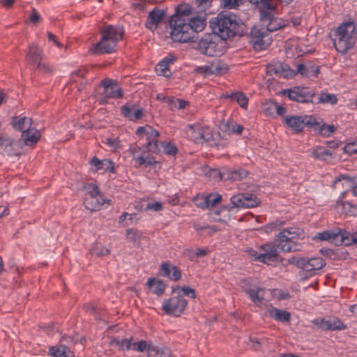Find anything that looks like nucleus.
I'll use <instances>...</instances> for the list:
<instances>
[{
    "instance_id": "f257e3e1",
    "label": "nucleus",
    "mask_w": 357,
    "mask_h": 357,
    "mask_svg": "<svg viewBox=\"0 0 357 357\" xmlns=\"http://www.w3.org/2000/svg\"><path fill=\"white\" fill-rule=\"evenodd\" d=\"M212 32L204 34L197 43L196 49L208 56L223 54L227 48V40L235 36L247 33L246 25L234 13L222 10L209 21Z\"/></svg>"
},
{
    "instance_id": "f03ea898",
    "label": "nucleus",
    "mask_w": 357,
    "mask_h": 357,
    "mask_svg": "<svg viewBox=\"0 0 357 357\" xmlns=\"http://www.w3.org/2000/svg\"><path fill=\"white\" fill-rule=\"evenodd\" d=\"M191 13L192 8L188 3H181L176 7L175 13L169 20L171 38L174 42H196L199 38L198 33L205 29L206 18L190 17Z\"/></svg>"
},
{
    "instance_id": "7ed1b4c3",
    "label": "nucleus",
    "mask_w": 357,
    "mask_h": 357,
    "mask_svg": "<svg viewBox=\"0 0 357 357\" xmlns=\"http://www.w3.org/2000/svg\"><path fill=\"white\" fill-rule=\"evenodd\" d=\"M101 38L94 45L95 54H111L116 51L117 43L124 35V29L120 26L105 25L100 31Z\"/></svg>"
},
{
    "instance_id": "20e7f679",
    "label": "nucleus",
    "mask_w": 357,
    "mask_h": 357,
    "mask_svg": "<svg viewBox=\"0 0 357 357\" xmlns=\"http://www.w3.org/2000/svg\"><path fill=\"white\" fill-rule=\"evenodd\" d=\"M335 35L337 36L333 41L335 50L340 53L346 54L356 44V24L353 22H344L336 29Z\"/></svg>"
},
{
    "instance_id": "39448f33",
    "label": "nucleus",
    "mask_w": 357,
    "mask_h": 357,
    "mask_svg": "<svg viewBox=\"0 0 357 357\" xmlns=\"http://www.w3.org/2000/svg\"><path fill=\"white\" fill-rule=\"evenodd\" d=\"M298 228L284 229L275 236L276 245L283 252L300 251L302 245L296 242L298 239Z\"/></svg>"
},
{
    "instance_id": "423d86ee",
    "label": "nucleus",
    "mask_w": 357,
    "mask_h": 357,
    "mask_svg": "<svg viewBox=\"0 0 357 357\" xmlns=\"http://www.w3.org/2000/svg\"><path fill=\"white\" fill-rule=\"evenodd\" d=\"M231 205H223L221 210L231 211L234 208H254L261 203L260 199L254 194L239 193L232 196L230 199Z\"/></svg>"
},
{
    "instance_id": "0eeeda50",
    "label": "nucleus",
    "mask_w": 357,
    "mask_h": 357,
    "mask_svg": "<svg viewBox=\"0 0 357 357\" xmlns=\"http://www.w3.org/2000/svg\"><path fill=\"white\" fill-rule=\"evenodd\" d=\"M132 349L139 352L146 350L147 357H172V351L169 347L156 346L151 341L140 340L132 342Z\"/></svg>"
},
{
    "instance_id": "6e6552de",
    "label": "nucleus",
    "mask_w": 357,
    "mask_h": 357,
    "mask_svg": "<svg viewBox=\"0 0 357 357\" xmlns=\"http://www.w3.org/2000/svg\"><path fill=\"white\" fill-rule=\"evenodd\" d=\"M280 93L290 100L300 103H314V98L316 96L314 91L301 86L284 89Z\"/></svg>"
},
{
    "instance_id": "1a4fd4ad",
    "label": "nucleus",
    "mask_w": 357,
    "mask_h": 357,
    "mask_svg": "<svg viewBox=\"0 0 357 357\" xmlns=\"http://www.w3.org/2000/svg\"><path fill=\"white\" fill-rule=\"evenodd\" d=\"M187 304V300L178 294L165 300L162 305V310L167 315L179 317L183 313Z\"/></svg>"
},
{
    "instance_id": "9d476101",
    "label": "nucleus",
    "mask_w": 357,
    "mask_h": 357,
    "mask_svg": "<svg viewBox=\"0 0 357 357\" xmlns=\"http://www.w3.org/2000/svg\"><path fill=\"white\" fill-rule=\"evenodd\" d=\"M250 43L256 51L266 50L271 43V38L268 37V34L264 28H259L254 26L248 35Z\"/></svg>"
},
{
    "instance_id": "9b49d317",
    "label": "nucleus",
    "mask_w": 357,
    "mask_h": 357,
    "mask_svg": "<svg viewBox=\"0 0 357 357\" xmlns=\"http://www.w3.org/2000/svg\"><path fill=\"white\" fill-rule=\"evenodd\" d=\"M346 230L336 228L332 230H326L318 232L312 237L314 241H328L336 246L344 245Z\"/></svg>"
},
{
    "instance_id": "f8f14e48",
    "label": "nucleus",
    "mask_w": 357,
    "mask_h": 357,
    "mask_svg": "<svg viewBox=\"0 0 357 357\" xmlns=\"http://www.w3.org/2000/svg\"><path fill=\"white\" fill-rule=\"evenodd\" d=\"M275 10H267L260 14V20L263 25L266 26V32H273L284 26L287 23L281 18L274 16L273 11Z\"/></svg>"
},
{
    "instance_id": "ddd939ff",
    "label": "nucleus",
    "mask_w": 357,
    "mask_h": 357,
    "mask_svg": "<svg viewBox=\"0 0 357 357\" xmlns=\"http://www.w3.org/2000/svg\"><path fill=\"white\" fill-rule=\"evenodd\" d=\"M191 129L195 128L197 131V135H195V143H201L202 141L209 144L210 146H216L219 147L220 146H224L226 145V142L224 144L217 143L214 139L213 131L208 127L203 126H190Z\"/></svg>"
},
{
    "instance_id": "4468645a",
    "label": "nucleus",
    "mask_w": 357,
    "mask_h": 357,
    "mask_svg": "<svg viewBox=\"0 0 357 357\" xmlns=\"http://www.w3.org/2000/svg\"><path fill=\"white\" fill-rule=\"evenodd\" d=\"M101 86L104 88L105 96L102 98L103 102H107V100L112 98H121L123 96V91L121 88L117 89L114 86L117 85V82L112 79H104L100 82Z\"/></svg>"
},
{
    "instance_id": "2eb2a0df",
    "label": "nucleus",
    "mask_w": 357,
    "mask_h": 357,
    "mask_svg": "<svg viewBox=\"0 0 357 357\" xmlns=\"http://www.w3.org/2000/svg\"><path fill=\"white\" fill-rule=\"evenodd\" d=\"M166 13L163 10L155 7L151 10L146 17L145 26L146 29L153 31L158 27V24L165 18Z\"/></svg>"
},
{
    "instance_id": "dca6fc26",
    "label": "nucleus",
    "mask_w": 357,
    "mask_h": 357,
    "mask_svg": "<svg viewBox=\"0 0 357 357\" xmlns=\"http://www.w3.org/2000/svg\"><path fill=\"white\" fill-rule=\"evenodd\" d=\"M121 113L130 121H135L142 119L144 112L142 108L135 104H126L121 107Z\"/></svg>"
},
{
    "instance_id": "f3484780",
    "label": "nucleus",
    "mask_w": 357,
    "mask_h": 357,
    "mask_svg": "<svg viewBox=\"0 0 357 357\" xmlns=\"http://www.w3.org/2000/svg\"><path fill=\"white\" fill-rule=\"evenodd\" d=\"M73 341L71 337H62L61 342ZM48 354L54 357H74V354L70 351L68 347L60 343L59 347L53 346L49 349Z\"/></svg>"
},
{
    "instance_id": "a211bd4d",
    "label": "nucleus",
    "mask_w": 357,
    "mask_h": 357,
    "mask_svg": "<svg viewBox=\"0 0 357 357\" xmlns=\"http://www.w3.org/2000/svg\"><path fill=\"white\" fill-rule=\"evenodd\" d=\"M287 263L309 273L310 276L314 275L312 265V258L293 256L287 259Z\"/></svg>"
},
{
    "instance_id": "6ab92c4d",
    "label": "nucleus",
    "mask_w": 357,
    "mask_h": 357,
    "mask_svg": "<svg viewBox=\"0 0 357 357\" xmlns=\"http://www.w3.org/2000/svg\"><path fill=\"white\" fill-rule=\"evenodd\" d=\"M268 70L271 74L282 76L284 77H291L295 75L294 70L290 68V66L288 64L284 63L270 65L268 67Z\"/></svg>"
},
{
    "instance_id": "aec40b11",
    "label": "nucleus",
    "mask_w": 357,
    "mask_h": 357,
    "mask_svg": "<svg viewBox=\"0 0 357 357\" xmlns=\"http://www.w3.org/2000/svg\"><path fill=\"white\" fill-rule=\"evenodd\" d=\"M43 50L37 45L31 44L29 45V50L26 53L27 62L34 66H37L42 60Z\"/></svg>"
},
{
    "instance_id": "412c9836",
    "label": "nucleus",
    "mask_w": 357,
    "mask_h": 357,
    "mask_svg": "<svg viewBox=\"0 0 357 357\" xmlns=\"http://www.w3.org/2000/svg\"><path fill=\"white\" fill-rule=\"evenodd\" d=\"M40 132L39 130L28 127L22 133V138L24 141V144L27 146L36 144L40 138Z\"/></svg>"
},
{
    "instance_id": "4be33fe9",
    "label": "nucleus",
    "mask_w": 357,
    "mask_h": 357,
    "mask_svg": "<svg viewBox=\"0 0 357 357\" xmlns=\"http://www.w3.org/2000/svg\"><path fill=\"white\" fill-rule=\"evenodd\" d=\"M223 174L225 175V181H234L245 178L248 172L243 168L231 169L225 167V172Z\"/></svg>"
},
{
    "instance_id": "5701e85b",
    "label": "nucleus",
    "mask_w": 357,
    "mask_h": 357,
    "mask_svg": "<svg viewBox=\"0 0 357 357\" xmlns=\"http://www.w3.org/2000/svg\"><path fill=\"white\" fill-rule=\"evenodd\" d=\"M284 123L296 132L299 133L303 130V116H287L284 118Z\"/></svg>"
},
{
    "instance_id": "b1692460",
    "label": "nucleus",
    "mask_w": 357,
    "mask_h": 357,
    "mask_svg": "<svg viewBox=\"0 0 357 357\" xmlns=\"http://www.w3.org/2000/svg\"><path fill=\"white\" fill-rule=\"evenodd\" d=\"M146 284L149 289L152 290L153 293L155 294L158 296L164 294L167 287V285L162 280L155 278H149L146 282Z\"/></svg>"
},
{
    "instance_id": "393cba45",
    "label": "nucleus",
    "mask_w": 357,
    "mask_h": 357,
    "mask_svg": "<svg viewBox=\"0 0 357 357\" xmlns=\"http://www.w3.org/2000/svg\"><path fill=\"white\" fill-rule=\"evenodd\" d=\"M105 202L102 196L86 197L84 201V204L86 209L91 211H96L101 208V206Z\"/></svg>"
},
{
    "instance_id": "a878e982",
    "label": "nucleus",
    "mask_w": 357,
    "mask_h": 357,
    "mask_svg": "<svg viewBox=\"0 0 357 357\" xmlns=\"http://www.w3.org/2000/svg\"><path fill=\"white\" fill-rule=\"evenodd\" d=\"M268 313L271 317L279 321H289L291 319L290 312L286 310H279L276 307H273L268 311Z\"/></svg>"
},
{
    "instance_id": "bb28decb",
    "label": "nucleus",
    "mask_w": 357,
    "mask_h": 357,
    "mask_svg": "<svg viewBox=\"0 0 357 357\" xmlns=\"http://www.w3.org/2000/svg\"><path fill=\"white\" fill-rule=\"evenodd\" d=\"M303 128L306 126L309 129H312L314 131L319 132L321 125L322 124V120H319L314 116L310 115L303 116Z\"/></svg>"
},
{
    "instance_id": "cd10ccee",
    "label": "nucleus",
    "mask_w": 357,
    "mask_h": 357,
    "mask_svg": "<svg viewBox=\"0 0 357 357\" xmlns=\"http://www.w3.org/2000/svg\"><path fill=\"white\" fill-rule=\"evenodd\" d=\"M14 145L15 141L13 139L4 135H0V147L2 148L4 151H7L8 155H17L13 151Z\"/></svg>"
},
{
    "instance_id": "c85d7f7f",
    "label": "nucleus",
    "mask_w": 357,
    "mask_h": 357,
    "mask_svg": "<svg viewBox=\"0 0 357 357\" xmlns=\"http://www.w3.org/2000/svg\"><path fill=\"white\" fill-rule=\"evenodd\" d=\"M312 155L317 160H328L332 158L333 153L324 147L319 146L313 150Z\"/></svg>"
},
{
    "instance_id": "c756f323",
    "label": "nucleus",
    "mask_w": 357,
    "mask_h": 357,
    "mask_svg": "<svg viewBox=\"0 0 357 357\" xmlns=\"http://www.w3.org/2000/svg\"><path fill=\"white\" fill-rule=\"evenodd\" d=\"M159 136H153L152 137L146 139L145 148L148 151H150L153 153H159L161 151V144L160 141L158 140V137Z\"/></svg>"
},
{
    "instance_id": "7c9ffc66",
    "label": "nucleus",
    "mask_w": 357,
    "mask_h": 357,
    "mask_svg": "<svg viewBox=\"0 0 357 357\" xmlns=\"http://www.w3.org/2000/svg\"><path fill=\"white\" fill-rule=\"evenodd\" d=\"M278 258V252L277 249L270 250V253H261L257 257V261L269 264L270 262L277 261Z\"/></svg>"
},
{
    "instance_id": "2f4dec72",
    "label": "nucleus",
    "mask_w": 357,
    "mask_h": 357,
    "mask_svg": "<svg viewBox=\"0 0 357 357\" xmlns=\"http://www.w3.org/2000/svg\"><path fill=\"white\" fill-rule=\"evenodd\" d=\"M336 204L342 206V210L346 215L354 216L357 215V205L341 199H337Z\"/></svg>"
},
{
    "instance_id": "473e14b6",
    "label": "nucleus",
    "mask_w": 357,
    "mask_h": 357,
    "mask_svg": "<svg viewBox=\"0 0 357 357\" xmlns=\"http://www.w3.org/2000/svg\"><path fill=\"white\" fill-rule=\"evenodd\" d=\"M136 135L138 136H141L142 135H144L146 136V139H148L153 136H160L159 132L155 130L152 126H145L139 127L136 132Z\"/></svg>"
},
{
    "instance_id": "72a5a7b5",
    "label": "nucleus",
    "mask_w": 357,
    "mask_h": 357,
    "mask_svg": "<svg viewBox=\"0 0 357 357\" xmlns=\"http://www.w3.org/2000/svg\"><path fill=\"white\" fill-rule=\"evenodd\" d=\"M250 3L254 4L259 8L260 14L267 10H275V6L271 3V0H248Z\"/></svg>"
},
{
    "instance_id": "f704fd0d",
    "label": "nucleus",
    "mask_w": 357,
    "mask_h": 357,
    "mask_svg": "<svg viewBox=\"0 0 357 357\" xmlns=\"http://www.w3.org/2000/svg\"><path fill=\"white\" fill-rule=\"evenodd\" d=\"M245 292L249 295L250 299L256 302H261L264 299V289L258 287L256 289H245Z\"/></svg>"
},
{
    "instance_id": "c9c22d12",
    "label": "nucleus",
    "mask_w": 357,
    "mask_h": 357,
    "mask_svg": "<svg viewBox=\"0 0 357 357\" xmlns=\"http://www.w3.org/2000/svg\"><path fill=\"white\" fill-rule=\"evenodd\" d=\"M132 337H130V339H123V340H119L116 338H114L111 340L110 344L112 346H116L119 348V350H129L132 349Z\"/></svg>"
},
{
    "instance_id": "e433bc0d",
    "label": "nucleus",
    "mask_w": 357,
    "mask_h": 357,
    "mask_svg": "<svg viewBox=\"0 0 357 357\" xmlns=\"http://www.w3.org/2000/svg\"><path fill=\"white\" fill-rule=\"evenodd\" d=\"M213 75H220L228 70L227 65L219 59H215L211 63Z\"/></svg>"
},
{
    "instance_id": "4c0bfd02",
    "label": "nucleus",
    "mask_w": 357,
    "mask_h": 357,
    "mask_svg": "<svg viewBox=\"0 0 357 357\" xmlns=\"http://www.w3.org/2000/svg\"><path fill=\"white\" fill-rule=\"evenodd\" d=\"M267 343V340L265 338H259L257 336H250L248 345L255 351H261L263 349V346Z\"/></svg>"
},
{
    "instance_id": "58836bf2",
    "label": "nucleus",
    "mask_w": 357,
    "mask_h": 357,
    "mask_svg": "<svg viewBox=\"0 0 357 357\" xmlns=\"http://www.w3.org/2000/svg\"><path fill=\"white\" fill-rule=\"evenodd\" d=\"M146 151H143L142 153L137 158V162L139 166L144 165L145 167H147L148 166L156 164L157 161L155 158L150 155L146 156Z\"/></svg>"
},
{
    "instance_id": "ea45409f",
    "label": "nucleus",
    "mask_w": 357,
    "mask_h": 357,
    "mask_svg": "<svg viewBox=\"0 0 357 357\" xmlns=\"http://www.w3.org/2000/svg\"><path fill=\"white\" fill-rule=\"evenodd\" d=\"M90 253L96 257H102L108 255L110 253V250L103 247L101 244L96 243L92 245L90 249Z\"/></svg>"
},
{
    "instance_id": "a19ab883",
    "label": "nucleus",
    "mask_w": 357,
    "mask_h": 357,
    "mask_svg": "<svg viewBox=\"0 0 357 357\" xmlns=\"http://www.w3.org/2000/svg\"><path fill=\"white\" fill-rule=\"evenodd\" d=\"M222 195L217 192H213L207 196H205L204 203L206 204V207L211 208L215 206L216 204L220 203L222 200Z\"/></svg>"
},
{
    "instance_id": "79ce46f5",
    "label": "nucleus",
    "mask_w": 357,
    "mask_h": 357,
    "mask_svg": "<svg viewBox=\"0 0 357 357\" xmlns=\"http://www.w3.org/2000/svg\"><path fill=\"white\" fill-rule=\"evenodd\" d=\"M337 102V98L335 94H330L328 93H321L320 96L317 98V100L314 103H331L335 104Z\"/></svg>"
},
{
    "instance_id": "37998d69",
    "label": "nucleus",
    "mask_w": 357,
    "mask_h": 357,
    "mask_svg": "<svg viewBox=\"0 0 357 357\" xmlns=\"http://www.w3.org/2000/svg\"><path fill=\"white\" fill-rule=\"evenodd\" d=\"M90 165L92 167H95V171L97 172L98 170H102L105 172V169H108L107 167V164L108 162V159L100 160L96 156H94L89 162Z\"/></svg>"
},
{
    "instance_id": "c03bdc74",
    "label": "nucleus",
    "mask_w": 357,
    "mask_h": 357,
    "mask_svg": "<svg viewBox=\"0 0 357 357\" xmlns=\"http://www.w3.org/2000/svg\"><path fill=\"white\" fill-rule=\"evenodd\" d=\"M83 189L87 191V196L86 197L102 196L97 185L86 183L84 185Z\"/></svg>"
},
{
    "instance_id": "a18cd8bd",
    "label": "nucleus",
    "mask_w": 357,
    "mask_h": 357,
    "mask_svg": "<svg viewBox=\"0 0 357 357\" xmlns=\"http://www.w3.org/2000/svg\"><path fill=\"white\" fill-rule=\"evenodd\" d=\"M329 331H342L347 328V324H344L340 319L334 318L329 320Z\"/></svg>"
},
{
    "instance_id": "49530a36",
    "label": "nucleus",
    "mask_w": 357,
    "mask_h": 357,
    "mask_svg": "<svg viewBox=\"0 0 357 357\" xmlns=\"http://www.w3.org/2000/svg\"><path fill=\"white\" fill-rule=\"evenodd\" d=\"M161 147L163 149V151L165 154L169 155L174 156L176 155L178 152V149L176 146V145L170 143V142H160Z\"/></svg>"
},
{
    "instance_id": "de8ad7c7",
    "label": "nucleus",
    "mask_w": 357,
    "mask_h": 357,
    "mask_svg": "<svg viewBox=\"0 0 357 357\" xmlns=\"http://www.w3.org/2000/svg\"><path fill=\"white\" fill-rule=\"evenodd\" d=\"M155 71L159 75L169 77L172 75V73L169 70V66L164 63L160 61L155 67Z\"/></svg>"
},
{
    "instance_id": "09e8293b",
    "label": "nucleus",
    "mask_w": 357,
    "mask_h": 357,
    "mask_svg": "<svg viewBox=\"0 0 357 357\" xmlns=\"http://www.w3.org/2000/svg\"><path fill=\"white\" fill-rule=\"evenodd\" d=\"M17 119V117L13 119L12 125L15 129L18 130L22 132L25 129V123H29V121H31V119L24 116L16 121Z\"/></svg>"
},
{
    "instance_id": "8fccbe9b",
    "label": "nucleus",
    "mask_w": 357,
    "mask_h": 357,
    "mask_svg": "<svg viewBox=\"0 0 357 357\" xmlns=\"http://www.w3.org/2000/svg\"><path fill=\"white\" fill-rule=\"evenodd\" d=\"M336 129L337 128L334 125L326 126L322 122L321 128H319V134L324 137H328L331 134L333 133Z\"/></svg>"
},
{
    "instance_id": "3c124183",
    "label": "nucleus",
    "mask_w": 357,
    "mask_h": 357,
    "mask_svg": "<svg viewBox=\"0 0 357 357\" xmlns=\"http://www.w3.org/2000/svg\"><path fill=\"white\" fill-rule=\"evenodd\" d=\"M344 243V245L345 246H349L353 244H355L357 248V232L350 233L349 231H346Z\"/></svg>"
},
{
    "instance_id": "603ef678",
    "label": "nucleus",
    "mask_w": 357,
    "mask_h": 357,
    "mask_svg": "<svg viewBox=\"0 0 357 357\" xmlns=\"http://www.w3.org/2000/svg\"><path fill=\"white\" fill-rule=\"evenodd\" d=\"M342 180H344L349 184V186L351 188L355 183H357V176L351 177L347 175L341 174L335 178V183H337Z\"/></svg>"
},
{
    "instance_id": "864d4df0",
    "label": "nucleus",
    "mask_w": 357,
    "mask_h": 357,
    "mask_svg": "<svg viewBox=\"0 0 357 357\" xmlns=\"http://www.w3.org/2000/svg\"><path fill=\"white\" fill-rule=\"evenodd\" d=\"M312 324L319 329H321L323 331H329V320H326L324 318L314 319L312 321Z\"/></svg>"
},
{
    "instance_id": "5fc2aeb1",
    "label": "nucleus",
    "mask_w": 357,
    "mask_h": 357,
    "mask_svg": "<svg viewBox=\"0 0 357 357\" xmlns=\"http://www.w3.org/2000/svg\"><path fill=\"white\" fill-rule=\"evenodd\" d=\"M312 265L314 274L326 266L325 261L321 257H312Z\"/></svg>"
},
{
    "instance_id": "6e6d98bb",
    "label": "nucleus",
    "mask_w": 357,
    "mask_h": 357,
    "mask_svg": "<svg viewBox=\"0 0 357 357\" xmlns=\"http://www.w3.org/2000/svg\"><path fill=\"white\" fill-rule=\"evenodd\" d=\"M235 125L232 122H222L219 126L221 132L230 135L234 133Z\"/></svg>"
},
{
    "instance_id": "4d7b16f0",
    "label": "nucleus",
    "mask_w": 357,
    "mask_h": 357,
    "mask_svg": "<svg viewBox=\"0 0 357 357\" xmlns=\"http://www.w3.org/2000/svg\"><path fill=\"white\" fill-rule=\"evenodd\" d=\"M225 167H222V169H211L209 172V176L214 179H219L220 181H225V175L223 173L225 172Z\"/></svg>"
},
{
    "instance_id": "13d9d810",
    "label": "nucleus",
    "mask_w": 357,
    "mask_h": 357,
    "mask_svg": "<svg viewBox=\"0 0 357 357\" xmlns=\"http://www.w3.org/2000/svg\"><path fill=\"white\" fill-rule=\"evenodd\" d=\"M172 272V266L169 262H163L160 268V274L162 277L169 278Z\"/></svg>"
},
{
    "instance_id": "bf43d9fd",
    "label": "nucleus",
    "mask_w": 357,
    "mask_h": 357,
    "mask_svg": "<svg viewBox=\"0 0 357 357\" xmlns=\"http://www.w3.org/2000/svg\"><path fill=\"white\" fill-rule=\"evenodd\" d=\"M335 260H344L349 257L348 252L344 248H338L335 250Z\"/></svg>"
},
{
    "instance_id": "052dcab7",
    "label": "nucleus",
    "mask_w": 357,
    "mask_h": 357,
    "mask_svg": "<svg viewBox=\"0 0 357 357\" xmlns=\"http://www.w3.org/2000/svg\"><path fill=\"white\" fill-rule=\"evenodd\" d=\"M220 5L227 9H237L239 6L237 0H221Z\"/></svg>"
},
{
    "instance_id": "680f3d73",
    "label": "nucleus",
    "mask_w": 357,
    "mask_h": 357,
    "mask_svg": "<svg viewBox=\"0 0 357 357\" xmlns=\"http://www.w3.org/2000/svg\"><path fill=\"white\" fill-rule=\"evenodd\" d=\"M284 225V222L280 220H275V222H272L268 223L264 226V231L266 233L271 232L272 231L275 230L278 228V227Z\"/></svg>"
},
{
    "instance_id": "e2e57ef3",
    "label": "nucleus",
    "mask_w": 357,
    "mask_h": 357,
    "mask_svg": "<svg viewBox=\"0 0 357 357\" xmlns=\"http://www.w3.org/2000/svg\"><path fill=\"white\" fill-rule=\"evenodd\" d=\"M127 238L132 242H136L139 240L140 235L139 231L136 229H128L126 231Z\"/></svg>"
},
{
    "instance_id": "0e129e2a",
    "label": "nucleus",
    "mask_w": 357,
    "mask_h": 357,
    "mask_svg": "<svg viewBox=\"0 0 357 357\" xmlns=\"http://www.w3.org/2000/svg\"><path fill=\"white\" fill-rule=\"evenodd\" d=\"M162 204L160 202H149L144 208V211L153 210L154 211H160L162 210Z\"/></svg>"
},
{
    "instance_id": "69168bd1",
    "label": "nucleus",
    "mask_w": 357,
    "mask_h": 357,
    "mask_svg": "<svg viewBox=\"0 0 357 357\" xmlns=\"http://www.w3.org/2000/svg\"><path fill=\"white\" fill-rule=\"evenodd\" d=\"M236 102L242 108L247 109L248 103V98L243 92H241L240 94H238V96L236 97Z\"/></svg>"
},
{
    "instance_id": "338daca9",
    "label": "nucleus",
    "mask_w": 357,
    "mask_h": 357,
    "mask_svg": "<svg viewBox=\"0 0 357 357\" xmlns=\"http://www.w3.org/2000/svg\"><path fill=\"white\" fill-rule=\"evenodd\" d=\"M162 100L167 103V106L171 110H174L177 107L178 98H176L173 96H163Z\"/></svg>"
},
{
    "instance_id": "774afa93",
    "label": "nucleus",
    "mask_w": 357,
    "mask_h": 357,
    "mask_svg": "<svg viewBox=\"0 0 357 357\" xmlns=\"http://www.w3.org/2000/svg\"><path fill=\"white\" fill-rule=\"evenodd\" d=\"M195 72L199 74H202L204 76L213 75L211 65L199 66L195 69Z\"/></svg>"
}]
</instances>
